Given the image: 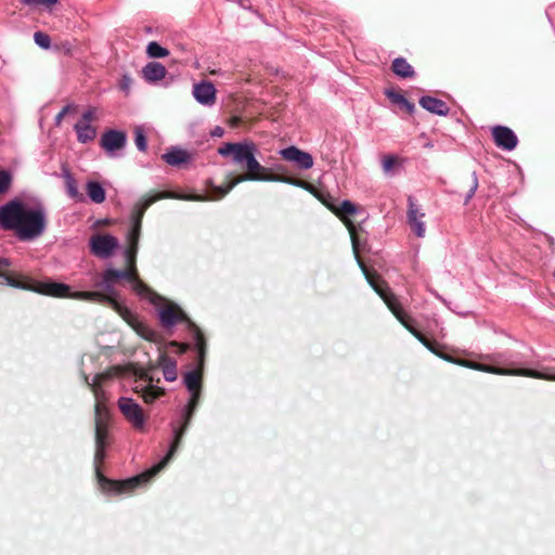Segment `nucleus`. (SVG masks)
Returning a JSON list of instances; mask_svg holds the SVG:
<instances>
[{
  "instance_id": "1",
  "label": "nucleus",
  "mask_w": 555,
  "mask_h": 555,
  "mask_svg": "<svg viewBox=\"0 0 555 555\" xmlns=\"http://www.w3.org/2000/svg\"><path fill=\"white\" fill-rule=\"evenodd\" d=\"M131 272H125L114 268H106L95 286L100 291L70 292L67 284L64 283H44L40 284L36 291L41 295L56 298H72L83 301H93L109 305L125 320L131 315L130 311L119 301V295L116 289L117 284L125 280L130 283Z\"/></svg>"
},
{
  "instance_id": "2",
  "label": "nucleus",
  "mask_w": 555,
  "mask_h": 555,
  "mask_svg": "<svg viewBox=\"0 0 555 555\" xmlns=\"http://www.w3.org/2000/svg\"><path fill=\"white\" fill-rule=\"evenodd\" d=\"M47 227L48 212L41 202L29 205L15 198L0 206V228L13 231L21 242L36 241Z\"/></svg>"
},
{
  "instance_id": "3",
  "label": "nucleus",
  "mask_w": 555,
  "mask_h": 555,
  "mask_svg": "<svg viewBox=\"0 0 555 555\" xmlns=\"http://www.w3.org/2000/svg\"><path fill=\"white\" fill-rule=\"evenodd\" d=\"M190 423V418L181 415L178 422L171 423L172 441L170 443L169 450L167 454L149 470L124 481L109 480L105 478L101 472L98 470V482L102 491L113 494L127 493L140 486L147 483L169 463V461L176 454Z\"/></svg>"
},
{
  "instance_id": "4",
  "label": "nucleus",
  "mask_w": 555,
  "mask_h": 555,
  "mask_svg": "<svg viewBox=\"0 0 555 555\" xmlns=\"http://www.w3.org/2000/svg\"><path fill=\"white\" fill-rule=\"evenodd\" d=\"M117 369L109 370L107 372L96 374L91 380L87 375H83L86 384L90 387L95 399L94 414H95V454H94V467L95 474L98 469L101 472L100 464L105 457V447L108 436V410L106 401L108 399L104 389L105 384L111 380L116 374Z\"/></svg>"
},
{
  "instance_id": "5",
  "label": "nucleus",
  "mask_w": 555,
  "mask_h": 555,
  "mask_svg": "<svg viewBox=\"0 0 555 555\" xmlns=\"http://www.w3.org/2000/svg\"><path fill=\"white\" fill-rule=\"evenodd\" d=\"M348 230L350 232L351 242H352V248L357 258V261L363 272V274L366 278L367 283L372 286V288L380 296V298L384 300V302L387 305L389 310L393 313V315L398 319V321L414 336L416 337L428 350L431 352L438 354V352L435 350L433 344L424 336L422 335L417 330H415L411 323L410 318L403 312V310L400 308V305L396 298V296L388 291V288L383 287L379 285L375 279L370 274L367 268L364 266V263L360 260L358 255V240L354 232V227L348 222L347 223Z\"/></svg>"
},
{
  "instance_id": "6",
  "label": "nucleus",
  "mask_w": 555,
  "mask_h": 555,
  "mask_svg": "<svg viewBox=\"0 0 555 555\" xmlns=\"http://www.w3.org/2000/svg\"><path fill=\"white\" fill-rule=\"evenodd\" d=\"M247 172L234 178L231 182L223 186H216L215 191L218 193V197L227 195L235 185L245 181H271V182H283L294 186H298L305 190H311L312 186L302 180L295 179L287 176H281L275 173H267V168L263 167L256 158L247 165Z\"/></svg>"
},
{
  "instance_id": "7",
  "label": "nucleus",
  "mask_w": 555,
  "mask_h": 555,
  "mask_svg": "<svg viewBox=\"0 0 555 555\" xmlns=\"http://www.w3.org/2000/svg\"><path fill=\"white\" fill-rule=\"evenodd\" d=\"M247 172L234 178L231 182L223 186H216L215 191L218 193V197L227 195L235 185L245 181H271V182H283L294 186H298L305 190H311L312 186L302 180L295 179L287 176H281L275 173H267V168L263 167L256 158L247 165Z\"/></svg>"
},
{
  "instance_id": "8",
  "label": "nucleus",
  "mask_w": 555,
  "mask_h": 555,
  "mask_svg": "<svg viewBox=\"0 0 555 555\" xmlns=\"http://www.w3.org/2000/svg\"><path fill=\"white\" fill-rule=\"evenodd\" d=\"M158 318L160 323L166 327H171L179 321L188 322L189 326L193 331L195 348L197 350L199 362L202 363L205 356V339L201 330L188 319L184 311H182L177 305H167L159 309Z\"/></svg>"
},
{
  "instance_id": "9",
  "label": "nucleus",
  "mask_w": 555,
  "mask_h": 555,
  "mask_svg": "<svg viewBox=\"0 0 555 555\" xmlns=\"http://www.w3.org/2000/svg\"><path fill=\"white\" fill-rule=\"evenodd\" d=\"M459 363L466 367L473 369V370L498 374V375H516V376H526V377L546 379V380H555V371L552 369H543V370L539 371V370H531V369H502V367L481 364V363L472 362V361H461Z\"/></svg>"
},
{
  "instance_id": "10",
  "label": "nucleus",
  "mask_w": 555,
  "mask_h": 555,
  "mask_svg": "<svg viewBox=\"0 0 555 555\" xmlns=\"http://www.w3.org/2000/svg\"><path fill=\"white\" fill-rule=\"evenodd\" d=\"M138 247L128 246L125 249V258L127 261L128 268L124 270L125 272H131L132 276L130 278V286L133 292H135L140 297L149 299L151 302L156 304L157 300H160V297L155 294L151 288H149L138 276L135 259L138 254Z\"/></svg>"
},
{
  "instance_id": "11",
  "label": "nucleus",
  "mask_w": 555,
  "mask_h": 555,
  "mask_svg": "<svg viewBox=\"0 0 555 555\" xmlns=\"http://www.w3.org/2000/svg\"><path fill=\"white\" fill-rule=\"evenodd\" d=\"M117 406L125 420L138 431H144L147 416L142 406L130 397H120Z\"/></svg>"
},
{
  "instance_id": "12",
  "label": "nucleus",
  "mask_w": 555,
  "mask_h": 555,
  "mask_svg": "<svg viewBox=\"0 0 555 555\" xmlns=\"http://www.w3.org/2000/svg\"><path fill=\"white\" fill-rule=\"evenodd\" d=\"M257 151V146L254 142L245 141L240 143H225L219 149L218 153L221 156L232 155V159L235 164L246 168L256 156Z\"/></svg>"
},
{
  "instance_id": "13",
  "label": "nucleus",
  "mask_w": 555,
  "mask_h": 555,
  "mask_svg": "<svg viewBox=\"0 0 555 555\" xmlns=\"http://www.w3.org/2000/svg\"><path fill=\"white\" fill-rule=\"evenodd\" d=\"M163 198H176V199H184V201H207L208 198L202 195H181L176 192H160L152 196H147L139 201L135 206L134 210L131 216V222L138 221L140 224H142V219L144 216L145 210L155 202L163 199Z\"/></svg>"
},
{
  "instance_id": "14",
  "label": "nucleus",
  "mask_w": 555,
  "mask_h": 555,
  "mask_svg": "<svg viewBox=\"0 0 555 555\" xmlns=\"http://www.w3.org/2000/svg\"><path fill=\"white\" fill-rule=\"evenodd\" d=\"M89 248L92 255L100 259L111 258L119 248V241L112 234H93L89 238Z\"/></svg>"
},
{
  "instance_id": "15",
  "label": "nucleus",
  "mask_w": 555,
  "mask_h": 555,
  "mask_svg": "<svg viewBox=\"0 0 555 555\" xmlns=\"http://www.w3.org/2000/svg\"><path fill=\"white\" fill-rule=\"evenodd\" d=\"M127 144V134L121 130L109 129L105 131L100 140L101 147L109 157L122 156V151Z\"/></svg>"
},
{
  "instance_id": "16",
  "label": "nucleus",
  "mask_w": 555,
  "mask_h": 555,
  "mask_svg": "<svg viewBox=\"0 0 555 555\" xmlns=\"http://www.w3.org/2000/svg\"><path fill=\"white\" fill-rule=\"evenodd\" d=\"M135 374L145 384H137L133 387V390L137 393H141L142 399L145 403H153L157 398L164 395L165 390L154 385V379L147 371L140 370V372Z\"/></svg>"
},
{
  "instance_id": "17",
  "label": "nucleus",
  "mask_w": 555,
  "mask_h": 555,
  "mask_svg": "<svg viewBox=\"0 0 555 555\" xmlns=\"http://www.w3.org/2000/svg\"><path fill=\"white\" fill-rule=\"evenodd\" d=\"M425 214L418 208L412 196L408 198V223L411 227L413 233L417 237H424L426 233V227L424 222Z\"/></svg>"
},
{
  "instance_id": "18",
  "label": "nucleus",
  "mask_w": 555,
  "mask_h": 555,
  "mask_svg": "<svg viewBox=\"0 0 555 555\" xmlns=\"http://www.w3.org/2000/svg\"><path fill=\"white\" fill-rule=\"evenodd\" d=\"M283 159L294 163L300 169H310L313 166V157L310 153L301 151L296 146H288L280 151Z\"/></svg>"
},
{
  "instance_id": "19",
  "label": "nucleus",
  "mask_w": 555,
  "mask_h": 555,
  "mask_svg": "<svg viewBox=\"0 0 555 555\" xmlns=\"http://www.w3.org/2000/svg\"><path fill=\"white\" fill-rule=\"evenodd\" d=\"M217 90L209 81H201L193 86L192 94L201 105L211 107L216 103Z\"/></svg>"
},
{
  "instance_id": "20",
  "label": "nucleus",
  "mask_w": 555,
  "mask_h": 555,
  "mask_svg": "<svg viewBox=\"0 0 555 555\" xmlns=\"http://www.w3.org/2000/svg\"><path fill=\"white\" fill-rule=\"evenodd\" d=\"M492 134L496 146L505 151H513L518 143V139L514 131L505 126H495Z\"/></svg>"
},
{
  "instance_id": "21",
  "label": "nucleus",
  "mask_w": 555,
  "mask_h": 555,
  "mask_svg": "<svg viewBox=\"0 0 555 555\" xmlns=\"http://www.w3.org/2000/svg\"><path fill=\"white\" fill-rule=\"evenodd\" d=\"M420 105L427 112L438 116H447L450 111L448 104L444 101L430 95L422 96L420 99Z\"/></svg>"
},
{
  "instance_id": "22",
  "label": "nucleus",
  "mask_w": 555,
  "mask_h": 555,
  "mask_svg": "<svg viewBox=\"0 0 555 555\" xmlns=\"http://www.w3.org/2000/svg\"><path fill=\"white\" fill-rule=\"evenodd\" d=\"M166 67L158 62H150L142 68V77L149 83H156L166 77Z\"/></svg>"
},
{
  "instance_id": "23",
  "label": "nucleus",
  "mask_w": 555,
  "mask_h": 555,
  "mask_svg": "<svg viewBox=\"0 0 555 555\" xmlns=\"http://www.w3.org/2000/svg\"><path fill=\"white\" fill-rule=\"evenodd\" d=\"M163 159L170 166L179 167L192 159L191 154L180 147H171L163 155Z\"/></svg>"
},
{
  "instance_id": "24",
  "label": "nucleus",
  "mask_w": 555,
  "mask_h": 555,
  "mask_svg": "<svg viewBox=\"0 0 555 555\" xmlns=\"http://www.w3.org/2000/svg\"><path fill=\"white\" fill-rule=\"evenodd\" d=\"M86 192L90 201L95 204H102L106 198V192L103 185L94 180L87 182Z\"/></svg>"
},
{
  "instance_id": "25",
  "label": "nucleus",
  "mask_w": 555,
  "mask_h": 555,
  "mask_svg": "<svg viewBox=\"0 0 555 555\" xmlns=\"http://www.w3.org/2000/svg\"><path fill=\"white\" fill-rule=\"evenodd\" d=\"M74 129L76 131L77 140L79 143L86 144L93 141L96 137V129L92 125L77 122L74 126Z\"/></svg>"
},
{
  "instance_id": "26",
  "label": "nucleus",
  "mask_w": 555,
  "mask_h": 555,
  "mask_svg": "<svg viewBox=\"0 0 555 555\" xmlns=\"http://www.w3.org/2000/svg\"><path fill=\"white\" fill-rule=\"evenodd\" d=\"M62 175L65 180L67 195L76 202H82L83 195L78 191L77 182L70 171L64 168Z\"/></svg>"
},
{
  "instance_id": "27",
  "label": "nucleus",
  "mask_w": 555,
  "mask_h": 555,
  "mask_svg": "<svg viewBox=\"0 0 555 555\" xmlns=\"http://www.w3.org/2000/svg\"><path fill=\"white\" fill-rule=\"evenodd\" d=\"M159 364L162 365V369H163L164 378L167 382H175L178 377L177 362L173 359L168 358L165 354H162L159 357Z\"/></svg>"
},
{
  "instance_id": "28",
  "label": "nucleus",
  "mask_w": 555,
  "mask_h": 555,
  "mask_svg": "<svg viewBox=\"0 0 555 555\" xmlns=\"http://www.w3.org/2000/svg\"><path fill=\"white\" fill-rule=\"evenodd\" d=\"M392 72L401 78H412L414 76L413 67L404 57H397L392 61Z\"/></svg>"
},
{
  "instance_id": "29",
  "label": "nucleus",
  "mask_w": 555,
  "mask_h": 555,
  "mask_svg": "<svg viewBox=\"0 0 555 555\" xmlns=\"http://www.w3.org/2000/svg\"><path fill=\"white\" fill-rule=\"evenodd\" d=\"M183 383L189 391L202 389V374L199 371H189L183 376Z\"/></svg>"
},
{
  "instance_id": "30",
  "label": "nucleus",
  "mask_w": 555,
  "mask_h": 555,
  "mask_svg": "<svg viewBox=\"0 0 555 555\" xmlns=\"http://www.w3.org/2000/svg\"><path fill=\"white\" fill-rule=\"evenodd\" d=\"M0 278L4 279L5 283L12 287H16V288H22V289H30L35 293H38L40 294L38 291H36V288L40 285V284H44V283H53L52 281H43V282H35V283H23V282H20L17 280H15L14 278L10 276V275H7V274H3V273H0Z\"/></svg>"
},
{
  "instance_id": "31",
  "label": "nucleus",
  "mask_w": 555,
  "mask_h": 555,
  "mask_svg": "<svg viewBox=\"0 0 555 555\" xmlns=\"http://www.w3.org/2000/svg\"><path fill=\"white\" fill-rule=\"evenodd\" d=\"M191 393L190 400L181 410V416L192 420L193 414L198 405L201 390L189 391Z\"/></svg>"
},
{
  "instance_id": "32",
  "label": "nucleus",
  "mask_w": 555,
  "mask_h": 555,
  "mask_svg": "<svg viewBox=\"0 0 555 555\" xmlns=\"http://www.w3.org/2000/svg\"><path fill=\"white\" fill-rule=\"evenodd\" d=\"M386 95L388 99L395 103L403 107L408 113L412 114L414 112V104L409 102L402 94L393 92V91H387Z\"/></svg>"
},
{
  "instance_id": "33",
  "label": "nucleus",
  "mask_w": 555,
  "mask_h": 555,
  "mask_svg": "<svg viewBox=\"0 0 555 555\" xmlns=\"http://www.w3.org/2000/svg\"><path fill=\"white\" fill-rule=\"evenodd\" d=\"M146 53L152 59H162L169 55V51L156 41L149 42Z\"/></svg>"
},
{
  "instance_id": "34",
  "label": "nucleus",
  "mask_w": 555,
  "mask_h": 555,
  "mask_svg": "<svg viewBox=\"0 0 555 555\" xmlns=\"http://www.w3.org/2000/svg\"><path fill=\"white\" fill-rule=\"evenodd\" d=\"M141 225L138 221L132 222V227L127 233L128 246H135L139 248V240L141 235Z\"/></svg>"
},
{
  "instance_id": "35",
  "label": "nucleus",
  "mask_w": 555,
  "mask_h": 555,
  "mask_svg": "<svg viewBox=\"0 0 555 555\" xmlns=\"http://www.w3.org/2000/svg\"><path fill=\"white\" fill-rule=\"evenodd\" d=\"M34 41L39 48L43 50H49L51 48V38L43 31H36L34 34Z\"/></svg>"
},
{
  "instance_id": "36",
  "label": "nucleus",
  "mask_w": 555,
  "mask_h": 555,
  "mask_svg": "<svg viewBox=\"0 0 555 555\" xmlns=\"http://www.w3.org/2000/svg\"><path fill=\"white\" fill-rule=\"evenodd\" d=\"M12 184V175L7 170H0V195L9 191Z\"/></svg>"
},
{
  "instance_id": "37",
  "label": "nucleus",
  "mask_w": 555,
  "mask_h": 555,
  "mask_svg": "<svg viewBox=\"0 0 555 555\" xmlns=\"http://www.w3.org/2000/svg\"><path fill=\"white\" fill-rule=\"evenodd\" d=\"M134 142L139 151L144 152L147 147V142L143 129L135 128L134 130Z\"/></svg>"
},
{
  "instance_id": "38",
  "label": "nucleus",
  "mask_w": 555,
  "mask_h": 555,
  "mask_svg": "<svg viewBox=\"0 0 555 555\" xmlns=\"http://www.w3.org/2000/svg\"><path fill=\"white\" fill-rule=\"evenodd\" d=\"M23 4L33 7L37 4H41L48 9L54 7L59 3L60 0H20Z\"/></svg>"
},
{
  "instance_id": "39",
  "label": "nucleus",
  "mask_w": 555,
  "mask_h": 555,
  "mask_svg": "<svg viewBox=\"0 0 555 555\" xmlns=\"http://www.w3.org/2000/svg\"><path fill=\"white\" fill-rule=\"evenodd\" d=\"M75 109L74 104H67L65 105L62 111L55 116L54 124L56 127H60L62 125L63 118L69 113Z\"/></svg>"
},
{
  "instance_id": "40",
  "label": "nucleus",
  "mask_w": 555,
  "mask_h": 555,
  "mask_svg": "<svg viewBox=\"0 0 555 555\" xmlns=\"http://www.w3.org/2000/svg\"><path fill=\"white\" fill-rule=\"evenodd\" d=\"M478 178H477V175L476 172H473L472 173V183H470V186H469V191L468 193L466 194V197H465V204H467L472 198L473 196L475 195L477 189H478Z\"/></svg>"
},
{
  "instance_id": "41",
  "label": "nucleus",
  "mask_w": 555,
  "mask_h": 555,
  "mask_svg": "<svg viewBox=\"0 0 555 555\" xmlns=\"http://www.w3.org/2000/svg\"><path fill=\"white\" fill-rule=\"evenodd\" d=\"M396 162L397 160H396L395 156L389 155V156L384 157L382 160V167H383L384 172L387 175L390 173L393 166L396 165Z\"/></svg>"
},
{
  "instance_id": "42",
  "label": "nucleus",
  "mask_w": 555,
  "mask_h": 555,
  "mask_svg": "<svg viewBox=\"0 0 555 555\" xmlns=\"http://www.w3.org/2000/svg\"><path fill=\"white\" fill-rule=\"evenodd\" d=\"M340 211L346 215H354L357 212V207L350 201H344L340 204Z\"/></svg>"
},
{
  "instance_id": "43",
  "label": "nucleus",
  "mask_w": 555,
  "mask_h": 555,
  "mask_svg": "<svg viewBox=\"0 0 555 555\" xmlns=\"http://www.w3.org/2000/svg\"><path fill=\"white\" fill-rule=\"evenodd\" d=\"M94 118H95V109L89 108L82 114L81 120L79 122L92 125V121L94 120Z\"/></svg>"
},
{
  "instance_id": "44",
  "label": "nucleus",
  "mask_w": 555,
  "mask_h": 555,
  "mask_svg": "<svg viewBox=\"0 0 555 555\" xmlns=\"http://www.w3.org/2000/svg\"><path fill=\"white\" fill-rule=\"evenodd\" d=\"M131 83H132V79H131V77H130V76H128V75H124L119 86H120V89H121L122 91H125L126 93H128V92H129V90H130V86H131Z\"/></svg>"
},
{
  "instance_id": "45",
  "label": "nucleus",
  "mask_w": 555,
  "mask_h": 555,
  "mask_svg": "<svg viewBox=\"0 0 555 555\" xmlns=\"http://www.w3.org/2000/svg\"><path fill=\"white\" fill-rule=\"evenodd\" d=\"M223 133L224 131L220 126L215 127L214 130L211 131L212 137H222Z\"/></svg>"
},
{
  "instance_id": "46",
  "label": "nucleus",
  "mask_w": 555,
  "mask_h": 555,
  "mask_svg": "<svg viewBox=\"0 0 555 555\" xmlns=\"http://www.w3.org/2000/svg\"><path fill=\"white\" fill-rule=\"evenodd\" d=\"M11 264L9 258H0V269L7 268Z\"/></svg>"
},
{
  "instance_id": "47",
  "label": "nucleus",
  "mask_w": 555,
  "mask_h": 555,
  "mask_svg": "<svg viewBox=\"0 0 555 555\" xmlns=\"http://www.w3.org/2000/svg\"><path fill=\"white\" fill-rule=\"evenodd\" d=\"M494 361L498 363H503V364H514V362H508L506 360H504V361L494 360Z\"/></svg>"
}]
</instances>
